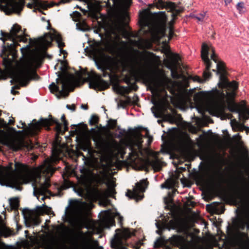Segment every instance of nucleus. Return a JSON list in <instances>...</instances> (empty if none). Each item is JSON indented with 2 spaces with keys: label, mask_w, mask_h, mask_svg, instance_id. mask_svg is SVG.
I'll list each match as a JSON object with an SVG mask.
<instances>
[{
  "label": "nucleus",
  "mask_w": 249,
  "mask_h": 249,
  "mask_svg": "<svg viewBox=\"0 0 249 249\" xmlns=\"http://www.w3.org/2000/svg\"><path fill=\"white\" fill-rule=\"evenodd\" d=\"M124 15L119 16L110 27L108 37L109 41L106 45V50L112 55H118L121 51L119 47L121 41V35L124 31Z\"/></svg>",
  "instance_id": "nucleus-4"
},
{
  "label": "nucleus",
  "mask_w": 249,
  "mask_h": 249,
  "mask_svg": "<svg viewBox=\"0 0 249 249\" xmlns=\"http://www.w3.org/2000/svg\"><path fill=\"white\" fill-rule=\"evenodd\" d=\"M130 149L131 150V153H130L131 154L135 155L137 154V150L133 149V148L132 146L130 147Z\"/></svg>",
  "instance_id": "nucleus-62"
},
{
  "label": "nucleus",
  "mask_w": 249,
  "mask_h": 249,
  "mask_svg": "<svg viewBox=\"0 0 249 249\" xmlns=\"http://www.w3.org/2000/svg\"><path fill=\"white\" fill-rule=\"evenodd\" d=\"M49 89L50 90L52 91H59V87L55 84L54 83H52L50 86H49Z\"/></svg>",
  "instance_id": "nucleus-47"
},
{
  "label": "nucleus",
  "mask_w": 249,
  "mask_h": 249,
  "mask_svg": "<svg viewBox=\"0 0 249 249\" xmlns=\"http://www.w3.org/2000/svg\"><path fill=\"white\" fill-rule=\"evenodd\" d=\"M179 57L177 54H171L168 60V68L170 70L177 69Z\"/></svg>",
  "instance_id": "nucleus-31"
},
{
  "label": "nucleus",
  "mask_w": 249,
  "mask_h": 249,
  "mask_svg": "<svg viewBox=\"0 0 249 249\" xmlns=\"http://www.w3.org/2000/svg\"><path fill=\"white\" fill-rule=\"evenodd\" d=\"M0 143L6 145L13 151L19 150L27 146L23 138L8 135L3 131L0 132Z\"/></svg>",
  "instance_id": "nucleus-10"
},
{
  "label": "nucleus",
  "mask_w": 249,
  "mask_h": 249,
  "mask_svg": "<svg viewBox=\"0 0 249 249\" xmlns=\"http://www.w3.org/2000/svg\"><path fill=\"white\" fill-rule=\"evenodd\" d=\"M123 220V217L118 214V223L120 224V225H122Z\"/></svg>",
  "instance_id": "nucleus-60"
},
{
  "label": "nucleus",
  "mask_w": 249,
  "mask_h": 249,
  "mask_svg": "<svg viewBox=\"0 0 249 249\" xmlns=\"http://www.w3.org/2000/svg\"><path fill=\"white\" fill-rule=\"evenodd\" d=\"M176 69H172V70H170L172 72V76L173 78H178L179 77V75L177 73Z\"/></svg>",
  "instance_id": "nucleus-52"
},
{
  "label": "nucleus",
  "mask_w": 249,
  "mask_h": 249,
  "mask_svg": "<svg viewBox=\"0 0 249 249\" xmlns=\"http://www.w3.org/2000/svg\"><path fill=\"white\" fill-rule=\"evenodd\" d=\"M114 225V219L110 216H107L104 217L100 222H94L91 225V228L94 233H100L104 229L109 228Z\"/></svg>",
  "instance_id": "nucleus-18"
},
{
  "label": "nucleus",
  "mask_w": 249,
  "mask_h": 249,
  "mask_svg": "<svg viewBox=\"0 0 249 249\" xmlns=\"http://www.w3.org/2000/svg\"><path fill=\"white\" fill-rule=\"evenodd\" d=\"M55 124V127L57 133H59L62 131V124L57 121L53 120L52 118H40L37 122L32 124L27 128L26 132L30 135H36L39 131L42 126L47 127V129L49 128V126L53 124Z\"/></svg>",
  "instance_id": "nucleus-11"
},
{
  "label": "nucleus",
  "mask_w": 249,
  "mask_h": 249,
  "mask_svg": "<svg viewBox=\"0 0 249 249\" xmlns=\"http://www.w3.org/2000/svg\"><path fill=\"white\" fill-rule=\"evenodd\" d=\"M25 223L26 227L33 228L38 226L40 223L39 217L35 214V212L28 209L23 210Z\"/></svg>",
  "instance_id": "nucleus-19"
},
{
  "label": "nucleus",
  "mask_w": 249,
  "mask_h": 249,
  "mask_svg": "<svg viewBox=\"0 0 249 249\" xmlns=\"http://www.w3.org/2000/svg\"><path fill=\"white\" fill-rule=\"evenodd\" d=\"M176 192H177V190L176 189L172 190L171 192H169L168 193L169 196H173L176 194Z\"/></svg>",
  "instance_id": "nucleus-63"
},
{
  "label": "nucleus",
  "mask_w": 249,
  "mask_h": 249,
  "mask_svg": "<svg viewBox=\"0 0 249 249\" xmlns=\"http://www.w3.org/2000/svg\"><path fill=\"white\" fill-rule=\"evenodd\" d=\"M93 141L96 143V146L105 152L112 153L114 150H117L119 147L118 142L113 139L107 140L99 136L94 138Z\"/></svg>",
  "instance_id": "nucleus-14"
},
{
  "label": "nucleus",
  "mask_w": 249,
  "mask_h": 249,
  "mask_svg": "<svg viewBox=\"0 0 249 249\" xmlns=\"http://www.w3.org/2000/svg\"><path fill=\"white\" fill-rule=\"evenodd\" d=\"M97 68L98 69L101 70L103 71V76H108L109 77H111L110 74L106 71V69L104 67L98 66Z\"/></svg>",
  "instance_id": "nucleus-46"
},
{
  "label": "nucleus",
  "mask_w": 249,
  "mask_h": 249,
  "mask_svg": "<svg viewBox=\"0 0 249 249\" xmlns=\"http://www.w3.org/2000/svg\"><path fill=\"white\" fill-rule=\"evenodd\" d=\"M206 13L203 12L197 15H195L194 18H196L198 21L203 22L205 17Z\"/></svg>",
  "instance_id": "nucleus-43"
},
{
  "label": "nucleus",
  "mask_w": 249,
  "mask_h": 249,
  "mask_svg": "<svg viewBox=\"0 0 249 249\" xmlns=\"http://www.w3.org/2000/svg\"><path fill=\"white\" fill-rule=\"evenodd\" d=\"M147 182L145 179H142L136 184L133 191L128 190L126 196L131 199H135L137 201L142 199L143 195H140L145 191L147 187Z\"/></svg>",
  "instance_id": "nucleus-17"
},
{
  "label": "nucleus",
  "mask_w": 249,
  "mask_h": 249,
  "mask_svg": "<svg viewBox=\"0 0 249 249\" xmlns=\"http://www.w3.org/2000/svg\"><path fill=\"white\" fill-rule=\"evenodd\" d=\"M80 23H77L76 24V27H77V28L79 30H81V31H84L86 29V28L85 27H80L79 26L80 25Z\"/></svg>",
  "instance_id": "nucleus-61"
},
{
  "label": "nucleus",
  "mask_w": 249,
  "mask_h": 249,
  "mask_svg": "<svg viewBox=\"0 0 249 249\" xmlns=\"http://www.w3.org/2000/svg\"><path fill=\"white\" fill-rule=\"evenodd\" d=\"M151 109L153 112V113L154 114V115L156 118H160L161 117V111L160 108L157 107L155 108H154V107H152Z\"/></svg>",
  "instance_id": "nucleus-39"
},
{
  "label": "nucleus",
  "mask_w": 249,
  "mask_h": 249,
  "mask_svg": "<svg viewBox=\"0 0 249 249\" xmlns=\"http://www.w3.org/2000/svg\"><path fill=\"white\" fill-rule=\"evenodd\" d=\"M53 172L51 164L47 160H44L40 166L35 169L36 178L32 183L34 196H36L37 194L43 195L48 192V188L50 186L49 178H45L42 183L38 182V180L40 179L41 177H45L49 174L52 175Z\"/></svg>",
  "instance_id": "nucleus-6"
},
{
  "label": "nucleus",
  "mask_w": 249,
  "mask_h": 249,
  "mask_svg": "<svg viewBox=\"0 0 249 249\" xmlns=\"http://www.w3.org/2000/svg\"><path fill=\"white\" fill-rule=\"evenodd\" d=\"M235 237L240 240H243V239L248 237V234L244 232H242L239 231H236L235 233Z\"/></svg>",
  "instance_id": "nucleus-38"
},
{
  "label": "nucleus",
  "mask_w": 249,
  "mask_h": 249,
  "mask_svg": "<svg viewBox=\"0 0 249 249\" xmlns=\"http://www.w3.org/2000/svg\"><path fill=\"white\" fill-rule=\"evenodd\" d=\"M0 124L2 126H5L7 125L6 122H5L3 119H0Z\"/></svg>",
  "instance_id": "nucleus-64"
},
{
  "label": "nucleus",
  "mask_w": 249,
  "mask_h": 249,
  "mask_svg": "<svg viewBox=\"0 0 249 249\" xmlns=\"http://www.w3.org/2000/svg\"><path fill=\"white\" fill-rule=\"evenodd\" d=\"M60 79L62 84L60 94L62 96H67L69 92L72 90L73 86L79 81V79L71 74H63L60 77Z\"/></svg>",
  "instance_id": "nucleus-13"
},
{
  "label": "nucleus",
  "mask_w": 249,
  "mask_h": 249,
  "mask_svg": "<svg viewBox=\"0 0 249 249\" xmlns=\"http://www.w3.org/2000/svg\"><path fill=\"white\" fill-rule=\"evenodd\" d=\"M233 139L234 142L237 144H239L241 142V136L239 133L234 135L233 136Z\"/></svg>",
  "instance_id": "nucleus-45"
},
{
  "label": "nucleus",
  "mask_w": 249,
  "mask_h": 249,
  "mask_svg": "<svg viewBox=\"0 0 249 249\" xmlns=\"http://www.w3.org/2000/svg\"><path fill=\"white\" fill-rule=\"evenodd\" d=\"M131 236V232L127 229L116 230L114 238L112 241V244L119 247L123 244V240L126 239Z\"/></svg>",
  "instance_id": "nucleus-22"
},
{
  "label": "nucleus",
  "mask_w": 249,
  "mask_h": 249,
  "mask_svg": "<svg viewBox=\"0 0 249 249\" xmlns=\"http://www.w3.org/2000/svg\"><path fill=\"white\" fill-rule=\"evenodd\" d=\"M107 196H103L101 198H99L96 200H89L91 201H95L99 200V204L100 206H106L110 203V200L107 198Z\"/></svg>",
  "instance_id": "nucleus-37"
},
{
  "label": "nucleus",
  "mask_w": 249,
  "mask_h": 249,
  "mask_svg": "<svg viewBox=\"0 0 249 249\" xmlns=\"http://www.w3.org/2000/svg\"><path fill=\"white\" fill-rule=\"evenodd\" d=\"M24 0H7V5L13 12L19 14L24 5Z\"/></svg>",
  "instance_id": "nucleus-24"
},
{
  "label": "nucleus",
  "mask_w": 249,
  "mask_h": 249,
  "mask_svg": "<svg viewBox=\"0 0 249 249\" xmlns=\"http://www.w3.org/2000/svg\"><path fill=\"white\" fill-rule=\"evenodd\" d=\"M212 183L215 186H220L223 182L222 174L220 169L214 170L213 174L210 177Z\"/></svg>",
  "instance_id": "nucleus-29"
},
{
  "label": "nucleus",
  "mask_w": 249,
  "mask_h": 249,
  "mask_svg": "<svg viewBox=\"0 0 249 249\" xmlns=\"http://www.w3.org/2000/svg\"><path fill=\"white\" fill-rule=\"evenodd\" d=\"M76 225L78 226L79 229L76 230L75 232V238L72 241V245L74 249H81V247L80 244L79 243L78 241L82 239L84 236L83 232L81 231V229L83 227V225L80 222L77 221Z\"/></svg>",
  "instance_id": "nucleus-26"
},
{
  "label": "nucleus",
  "mask_w": 249,
  "mask_h": 249,
  "mask_svg": "<svg viewBox=\"0 0 249 249\" xmlns=\"http://www.w3.org/2000/svg\"><path fill=\"white\" fill-rule=\"evenodd\" d=\"M1 35L2 37L0 39L4 41L9 40L11 41L10 44L7 45L13 48L18 45L19 42H26L27 38L24 36V32L21 29V27L18 24L13 25L9 33H6L1 31Z\"/></svg>",
  "instance_id": "nucleus-9"
},
{
  "label": "nucleus",
  "mask_w": 249,
  "mask_h": 249,
  "mask_svg": "<svg viewBox=\"0 0 249 249\" xmlns=\"http://www.w3.org/2000/svg\"><path fill=\"white\" fill-rule=\"evenodd\" d=\"M174 36V27H171L169 28V35L168 39L171 40Z\"/></svg>",
  "instance_id": "nucleus-50"
},
{
  "label": "nucleus",
  "mask_w": 249,
  "mask_h": 249,
  "mask_svg": "<svg viewBox=\"0 0 249 249\" xmlns=\"http://www.w3.org/2000/svg\"><path fill=\"white\" fill-rule=\"evenodd\" d=\"M40 57L36 55L31 56L25 63L23 68L15 73L13 80L18 83L21 86H26L29 81L38 78L36 73L32 71L33 68H37L40 66Z\"/></svg>",
  "instance_id": "nucleus-5"
},
{
  "label": "nucleus",
  "mask_w": 249,
  "mask_h": 249,
  "mask_svg": "<svg viewBox=\"0 0 249 249\" xmlns=\"http://www.w3.org/2000/svg\"><path fill=\"white\" fill-rule=\"evenodd\" d=\"M149 164L152 167L155 171H160L163 164V162L161 161L158 159L155 158L149 161Z\"/></svg>",
  "instance_id": "nucleus-33"
},
{
  "label": "nucleus",
  "mask_w": 249,
  "mask_h": 249,
  "mask_svg": "<svg viewBox=\"0 0 249 249\" xmlns=\"http://www.w3.org/2000/svg\"><path fill=\"white\" fill-rule=\"evenodd\" d=\"M55 3L53 2L48 3L46 1H43L39 0H33L32 3H29L27 4V7L30 8L34 7L36 10H38L41 12L40 8L43 9H47L48 8L53 7Z\"/></svg>",
  "instance_id": "nucleus-25"
},
{
  "label": "nucleus",
  "mask_w": 249,
  "mask_h": 249,
  "mask_svg": "<svg viewBox=\"0 0 249 249\" xmlns=\"http://www.w3.org/2000/svg\"><path fill=\"white\" fill-rule=\"evenodd\" d=\"M212 54L211 55V59L215 62L216 64V73L220 74V79L221 82L219 83L222 87L231 88L233 90H236L238 88L237 83L233 81L231 82H229L226 78L225 76V70L224 64L221 61H218L216 58V54L214 53V49L213 48L211 49Z\"/></svg>",
  "instance_id": "nucleus-12"
},
{
  "label": "nucleus",
  "mask_w": 249,
  "mask_h": 249,
  "mask_svg": "<svg viewBox=\"0 0 249 249\" xmlns=\"http://www.w3.org/2000/svg\"><path fill=\"white\" fill-rule=\"evenodd\" d=\"M245 128V126L244 125V123L242 122V123H240L239 126L238 127L237 129H236V131H243L244 130Z\"/></svg>",
  "instance_id": "nucleus-55"
},
{
  "label": "nucleus",
  "mask_w": 249,
  "mask_h": 249,
  "mask_svg": "<svg viewBox=\"0 0 249 249\" xmlns=\"http://www.w3.org/2000/svg\"><path fill=\"white\" fill-rule=\"evenodd\" d=\"M117 124V122L115 120L110 119L108 121V125L110 128H114Z\"/></svg>",
  "instance_id": "nucleus-49"
},
{
  "label": "nucleus",
  "mask_w": 249,
  "mask_h": 249,
  "mask_svg": "<svg viewBox=\"0 0 249 249\" xmlns=\"http://www.w3.org/2000/svg\"><path fill=\"white\" fill-rule=\"evenodd\" d=\"M50 211V208H49L45 204H43L42 206H37L35 212L39 214H42L43 213H48Z\"/></svg>",
  "instance_id": "nucleus-36"
},
{
  "label": "nucleus",
  "mask_w": 249,
  "mask_h": 249,
  "mask_svg": "<svg viewBox=\"0 0 249 249\" xmlns=\"http://www.w3.org/2000/svg\"><path fill=\"white\" fill-rule=\"evenodd\" d=\"M129 42L132 45L140 46L141 45L142 43H143V42H147V40L142 38H140L137 41L130 39L129 40Z\"/></svg>",
  "instance_id": "nucleus-41"
},
{
  "label": "nucleus",
  "mask_w": 249,
  "mask_h": 249,
  "mask_svg": "<svg viewBox=\"0 0 249 249\" xmlns=\"http://www.w3.org/2000/svg\"><path fill=\"white\" fill-rule=\"evenodd\" d=\"M66 107L70 110H72V111H74L75 110V107L74 105H72L71 106L67 105L66 106Z\"/></svg>",
  "instance_id": "nucleus-58"
},
{
  "label": "nucleus",
  "mask_w": 249,
  "mask_h": 249,
  "mask_svg": "<svg viewBox=\"0 0 249 249\" xmlns=\"http://www.w3.org/2000/svg\"><path fill=\"white\" fill-rule=\"evenodd\" d=\"M167 16L165 12L154 15L148 9L139 14V23L143 34H149L153 41H159L164 36Z\"/></svg>",
  "instance_id": "nucleus-1"
},
{
  "label": "nucleus",
  "mask_w": 249,
  "mask_h": 249,
  "mask_svg": "<svg viewBox=\"0 0 249 249\" xmlns=\"http://www.w3.org/2000/svg\"><path fill=\"white\" fill-rule=\"evenodd\" d=\"M99 121V118L97 115H93L91 116L89 123L90 125L96 124Z\"/></svg>",
  "instance_id": "nucleus-40"
},
{
  "label": "nucleus",
  "mask_w": 249,
  "mask_h": 249,
  "mask_svg": "<svg viewBox=\"0 0 249 249\" xmlns=\"http://www.w3.org/2000/svg\"><path fill=\"white\" fill-rule=\"evenodd\" d=\"M241 106H243V108H241L238 114L239 119L245 123L246 121L249 119V109L246 108L245 106V102L242 101L241 103Z\"/></svg>",
  "instance_id": "nucleus-30"
},
{
  "label": "nucleus",
  "mask_w": 249,
  "mask_h": 249,
  "mask_svg": "<svg viewBox=\"0 0 249 249\" xmlns=\"http://www.w3.org/2000/svg\"><path fill=\"white\" fill-rule=\"evenodd\" d=\"M240 124V123L236 121L235 120H231V124L233 130H234V131H236V129L239 126Z\"/></svg>",
  "instance_id": "nucleus-44"
},
{
  "label": "nucleus",
  "mask_w": 249,
  "mask_h": 249,
  "mask_svg": "<svg viewBox=\"0 0 249 249\" xmlns=\"http://www.w3.org/2000/svg\"><path fill=\"white\" fill-rule=\"evenodd\" d=\"M209 49V47L206 44H203L201 49V57L206 65L205 71L203 72L204 82L208 80L211 76V73L209 72L211 63L208 58Z\"/></svg>",
  "instance_id": "nucleus-20"
},
{
  "label": "nucleus",
  "mask_w": 249,
  "mask_h": 249,
  "mask_svg": "<svg viewBox=\"0 0 249 249\" xmlns=\"http://www.w3.org/2000/svg\"><path fill=\"white\" fill-rule=\"evenodd\" d=\"M107 188H114L115 185L113 180H109L106 183Z\"/></svg>",
  "instance_id": "nucleus-51"
},
{
  "label": "nucleus",
  "mask_w": 249,
  "mask_h": 249,
  "mask_svg": "<svg viewBox=\"0 0 249 249\" xmlns=\"http://www.w3.org/2000/svg\"><path fill=\"white\" fill-rule=\"evenodd\" d=\"M88 79L90 88L102 90L107 89L108 86L107 83L101 78V76L94 72L89 74Z\"/></svg>",
  "instance_id": "nucleus-15"
},
{
  "label": "nucleus",
  "mask_w": 249,
  "mask_h": 249,
  "mask_svg": "<svg viewBox=\"0 0 249 249\" xmlns=\"http://www.w3.org/2000/svg\"><path fill=\"white\" fill-rule=\"evenodd\" d=\"M163 52H164V53L166 54V55H169V54H171V52H170V51L169 50V47L168 46H164L163 48Z\"/></svg>",
  "instance_id": "nucleus-56"
},
{
  "label": "nucleus",
  "mask_w": 249,
  "mask_h": 249,
  "mask_svg": "<svg viewBox=\"0 0 249 249\" xmlns=\"http://www.w3.org/2000/svg\"><path fill=\"white\" fill-rule=\"evenodd\" d=\"M229 89L232 90L231 92L226 91V95L224 93H222L218 98L209 103L208 110L211 115L218 117H224L225 116L224 111L226 108V103L228 105V108L230 111L236 113L239 112L241 109L239 105L229 100V98L234 97L236 90H233L231 88Z\"/></svg>",
  "instance_id": "nucleus-3"
},
{
  "label": "nucleus",
  "mask_w": 249,
  "mask_h": 249,
  "mask_svg": "<svg viewBox=\"0 0 249 249\" xmlns=\"http://www.w3.org/2000/svg\"><path fill=\"white\" fill-rule=\"evenodd\" d=\"M0 234L4 237H8L12 234L11 231L6 227L4 219L0 215ZM0 249H18L15 247H6V245L0 241Z\"/></svg>",
  "instance_id": "nucleus-21"
},
{
  "label": "nucleus",
  "mask_w": 249,
  "mask_h": 249,
  "mask_svg": "<svg viewBox=\"0 0 249 249\" xmlns=\"http://www.w3.org/2000/svg\"><path fill=\"white\" fill-rule=\"evenodd\" d=\"M237 9L238 10L239 13H243L245 12V6L243 2H239L237 3L236 6Z\"/></svg>",
  "instance_id": "nucleus-42"
},
{
  "label": "nucleus",
  "mask_w": 249,
  "mask_h": 249,
  "mask_svg": "<svg viewBox=\"0 0 249 249\" xmlns=\"http://www.w3.org/2000/svg\"><path fill=\"white\" fill-rule=\"evenodd\" d=\"M81 16V14L77 11H75L73 12V18L75 21H77L78 20L79 18Z\"/></svg>",
  "instance_id": "nucleus-54"
},
{
  "label": "nucleus",
  "mask_w": 249,
  "mask_h": 249,
  "mask_svg": "<svg viewBox=\"0 0 249 249\" xmlns=\"http://www.w3.org/2000/svg\"><path fill=\"white\" fill-rule=\"evenodd\" d=\"M143 60H144V66L149 70H151L153 65L156 63V60L152 57L145 56Z\"/></svg>",
  "instance_id": "nucleus-35"
},
{
  "label": "nucleus",
  "mask_w": 249,
  "mask_h": 249,
  "mask_svg": "<svg viewBox=\"0 0 249 249\" xmlns=\"http://www.w3.org/2000/svg\"><path fill=\"white\" fill-rule=\"evenodd\" d=\"M193 80L195 81H197L199 83H204V80L203 79L201 78L200 77L198 76H195L193 78Z\"/></svg>",
  "instance_id": "nucleus-57"
},
{
  "label": "nucleus",
  "mask_w": 249,
  "mask_h": 249,
  "mask_svg": "<svg viewBox=\"0 0 249 249\" xmlns=\"http://www.w3.org/2000/svg\"><path fill=\"white\" fill-rule=\"evenodd\" d=\"M86 210V203L85 202L77 203L72 209V213L78 218L83 216L85 213Z\"/></svg>",
  "instance_id": "nucleus-28"
},
{
  "label": "nucleus",
  "mask_w": 249,
  "mask_h": 249,
  "mask_svg": "<svg viewBox=\"0 0 249 249\" xmlns=\"http://www.w3.org/2000/svg\"><path fill=\"white\" fill-rule=\"evenodd\" d=\"M53 40L56 41L59 48H61L64 46L61 36L55 31H53L52 33L46 34L43 36H40L37 39L30 38V43L25 48L28 49L30 46L32 45L35 47L37 52H44Z\"/></svg>",
  "instance_id": "nucleus-7"
},
{
  "label": "nucleus",
  "mask_w": 249,
  "mask_h": 249,
  "mask_svg": "<svg viewBox=\"0 0 249 249\" xmlns=\"http://www.w3.org/2000/svg\"><path fill=\"white\" fill-rule=\"evenodd\" d=\"M16 171L10 167H4L0 165V184L18 189L21 184H26L34 179L33 175L27 171L22 164H15Z\"/></svg>",
  "instance_id": "nucleus-2"
},
{
  "label": "nucleus",
  "mask_w": 249,
  "mask_h": 249,
  "mask_svg": "<svg viewBox=\"0 0 249 249\" xmlns=\"http://www.w3.org/2000/svg\"><path fill=\"white\" fill-rule=\"evenodd\" d=\"M10 204L11 207L14 209H16L18 207V203L17 200L16 199H10Z\"/></svg>",
  "instance_id": "nucleus-48"
},
{
  "label": "nucleus",
  "mask_w": 249,
  "mask_h": 249,
  "mask_svg": "<svg viewBox=\"0 0 249 249\" xmlns=\"http://www.w3.org/2000/svg\"><path fill=\"white\" fill-rule=\"evenodd\" d=\"M183 9L182 7L178 5V7H176L175 9H174L172 12V19L169 22V28L171 27H173V25L175 23V20L176 19L177 16L183 11Z\"/></svg>",
  "instance_id": "nucleus-32"
},
{
  "label": "nucleus",
  "mask_w": 249,
  "mask_h": 249,
  "mask_svg": "<svg viewBox=\"0 0 249 249\" xmlns=\"http://www.w3.org/2000/svg\"><path fill=\"white\" fill-rule=\"evenodd\" d=\"M157 8L160 9H166L169 11H173L176 7H178V4L172 1H164L162 0H157L154 3Z\"/></svg>",
  "instance_id": "nucleus-27"
},
{
  "label": "nucleus",
  "mask_w": 249,
  "mask_h": 249,
  "mask_svg": "<svg viewBox=\"0 0 249 249\" xmlns=\"http://www.w3.org/2000/svg\"><path fill=\"white\" fill-rule=\"evenodd\" d=\"M147 81L155 92L168 88L171 84V80L165 76L161 69L158 68L152 71L151 74L147 78Z\"/></svg>",
  "instance_id": "nucleus-8"
},
{
  "label": "nucleus",
  "mask_w": 249,
  "mask_h": 249,
  "mask_svg": "<svg viewBox=\"0 0 249 249\" xmlns=\"http://www.w3.org/2000/svg\"><path fill=\"white\" fill-rule=\"evenodd\" d=\"M193 239L186 242L184 238L178 235L173 236L171 239V244L175 246L179 247V249H190Z\"/></svg>",
  "instance_id": "nucleus-23"
},
{
  "label": "nucleus",
  "mask_w": 249,
  "mask_h": 249,
  "mask_svg": "<svg viewBox=\"0 0 249 249\" xmlns=\"http://www.w3.org/2000/svg\"><path fill=\"white\" fill-rule=\"evenodd\" d=\"M61 119L62 122H63V125L64 126V131H66L68 128L67 123L66 121L65 120V116L64 114L61 116Z\"/></svg>",
  "instance_id": "nucleus-53"
},
{
  "label": "nucleus",
  "mask_w": 249,
  "mask_h": 249,
  "mask_svg": "<svg viewBox=\"0 0 249 249\" xmlns=\"http://www.w3.org/2000/svg\"><path fill=\"white\" fill-rule=\"evenodd\" d=\"M124 131H125L124 129L121 130L119 132V134L117 135L116 137L118 138H121L123 136L124 133Z\"/></svg>",
  "instance_id": "nucleus-59"
},
{
  "label": "nucleus",
  "mask_w": 249,
  "mask_h": 249,
  "mask_svg": "<svg viewBox=\"0 0 249 249\" xmlns=\"http://www.w3.org/2000/svg\"><path fill=\"white\" fill-rule=\"evenodd\" d=\"M115 194L114 188H107L105 191H100L94 188L87 190L85 195L89 200H96L103 196L112 197Z\"/></svg>",
  "instance_id": "nucleus-16"
},
{
  "label": "nucleus",
  "mask_w": 249,
  "mask_h": 249,
  "mask_svg": "<svg viewBox=\"0 0 249 249\" xmlns=\"http://www.w3.org/2000/svg\"><path fill=\"white\" fill-rule=\"evenodd\" d=\"M114 6L120 8L122 7H128L131 3V0H112Z\"/></svg>",
  "instance_id": "nucleus-34"
}]
</instances>
